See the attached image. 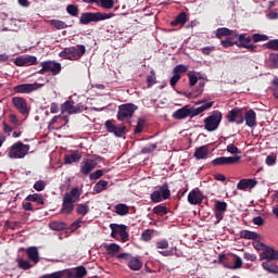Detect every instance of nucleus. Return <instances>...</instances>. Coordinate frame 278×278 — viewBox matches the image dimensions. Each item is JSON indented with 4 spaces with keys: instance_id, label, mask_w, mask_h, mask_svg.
I'll return each mask as SVG.
<instances>
[{
    "instance_id": "62",
    "label": "nucleus",
    "mask_w": 278,
    "mask_h": 278,
    "mask_svg": "<svg viewBox=\"0 0 278 278\" xmlns=\"http://www.w3.org/2000/svg\"><path fill=\"white\" fill-rule=\"evenodd\" d=\"M253 247L256 251H264V249L266 248V245L260 241H254Z\"/></svg>"
},
{
    "instance_id": "40",
    "label": "nucleus",
    "mask_w": 278,
    "mask_h": 278,
    "mask_svg": "<svg viewBox=\"0 0 278 278\" xmlns=\"http://www.w3.org/2000/svg\"><path fill=\"white\" fill-rule=\"evenodd\" d=\"M76 212L77 214H80V216H86V214L90 212V207L88 206V204H78L76 207Z\"/></svg>"
},
{
    "instance_id": "43",
    "label": "nucleus",
    "mask_w": 278,
    "mask_h": 278,
    "mask_svg": "<svg viewBox=\"0 0 278 278\" xmlns=\"http://www.w3.org/2000/svg\"><path fill=\"white\" fill-rule=\"evenodd\" d=\"M38 63V59L34 55L24 56V64L26 66H34Z\"/></svg>"
},
{
    "instance_id": "8",
    "label": "nucleus",
    "mask_w": 278,
    "mask_h": 278,
    "mask_svg": "<svg viewBox=\"0 0 278 278\" xmlns=\"http://www.w3.org/2000/svg\"><path fill=\"white\" fill-rule=\"evenodd\" d=\"M42 88V84L33 83V84H21L13 87L14 92L17 94H31V92H36V90H40Z\"/></svg>"
},
{
    "instance_id": "45",
    "label": "nucleus",
    "mask_w": 278,
    "mask_h": 278,
    "mask_svg": "<svg viewBox=\"0 0 278 278\" xmlns=\"http://www.w3.org/2000/svg\"><path fill=\"white\" fill-rule=\"evenodd\" d=\"M156 149H157V143H152L150 146H147V147L142 148L141 153L143 155H147L149 153H153V151L156 150Z\"/></svg>"
},
{
    "instance_id": "25",
    "label": "nucleus",
    "mask_w": 278,
    "mask_h": 278,
    "mask_svg": "<svg viewBox=\"0 0 278 278\" xmlns=\"http://www.w3.org/2000/svg\"><path fill=\"white\" fill-rule=\"evenodd\" d=\"M116 227H117L116 233H118L121 236L122 242H127V240L129 238V233L127 232V226L117 225Z\"/></svg>"
},
{
    "instance_id": "19",
    "label": "nucleus",
    "mask_w": 278,
    "mask_h": 278,
    "mask_svg": "<svg viewBox=\"0 0 278 278\" xmlns=\"http://www.w3.org/2000/svg\"><path fill=\"white\" fill-rule=\"evenodd\" d=\"M61 112L64 114V112H67V114H77V109L74 101H66L61 106Z\"/></svg>"
},
{
    "instance_id": "16",
    "label": "nucleus",
    "mask_w": 278,
    "mask_h": 278,
    "mask_svg": "<svg viewBox=\"0 0 278 278\" xmlns=\"http://www.w3.org/2000/svg\"><path fill=\"white\" fill-rule=\"evenodd\" d=\"M244 121L248 127H255L257 125V114H255V111L249 110L245 112Z\"/></svg>"
},
{
    "instance_id": "13",
    "label": "nucleus",
    "mask_w": 278,
    "mask_h": 278,
    "mask_svg": "<svg viewBox=\"0 0 278 278\" xmlns=\"http://www.w3.org/2000/svg\"><path fill=\"white\" fill-rule=\"evenodd\" d=\"M188 202L190 205H200V203H203V192L199 189H193L188 194Z\"/></svg>"
},
{
    "instance_id": "23",
    "label": "nucleus",
    "mask_w": 278,
    "mask_h": 278,
    "mask_svg": "<svg viewBox=\"0 0 278 278\" xmlns=\"http://www.w3.org/2000/svg\"><path fill=\"white\" fill-rule=\"evenodd\" d=\"M238 116H242V109H232L227 115L228 123H236V118H238Z\"/></svg>"
},
{
    "instance_id": "31",
    "label": "nucleus",
    "mask_w": 278,
    "mask_h": 278,
    "mask_svg": "<svg viewBox=\"0 0 278 278\" xmlns=\"http://www.w3.org/2000/svg\"><path fill=\"white\" fill-rule=\"evenodd\" d=\"M92 170H94V163H92V162L87 161L80 167V173H83V175H90V173H92Z\"/></svg>"
},
{
    "instance_id": "56",
    "label": "nucleus",
    "mask_w": 278,
    "mask_h": 278,
    "mask_svg": "<svg viewBox=\"0 0 278 278\" xmlns=\"http://www.w3.org/2000/svg\"><path fill=\"white\" fill-rule=\"evenodd\" d=\"M267 49H271L273 51H278V39H271L267 42Z\"/></svg>"
},
{
    "instance_id": "51",
    "label": "nucleus",
    "mask_w": 278,
    "mask_h": 278,
    "mask_svg": "<svg viewBox=\"0 0 278 278\" xmlns=\"http://www.w3.org/2000/svg\"><path fill=\"white\" fill-rule=\"evenodd\" d=\"M46 187L47 182H45V180H38L34 184V188L37 190V192H42Z\"/></svg>"
},
{
    "instance_id": "2",
    "label": "nucleus",
    "mask_w": 278,
    "mask_h": 278,
    "mask_svg": "<svg viewBox=\"0 0 278 278\" xmlns=\"http://www.w3.org/2000/svg\"><path fill=\"white\" fill-rule=\"evenodd\" d=\"M114 13H101V12H86L80 15V25H90V23H99L100 21H108L114 18Z\"/></svg>"
},
{
    "instance_id": "20",
    "label": "nucleus",
    "mask_w": 278,
    "mask_h": 278,
    "mask_svg": "<svg viewBox=\"0 0 278 278\" xmlns=\"http://www.w3.org/2000/svg\"><path fill=\"white\" fill-rule=\"evenodd\" d=\"M216 38H223V36H231L235 38V36H238V31L231 30L227 27L217 28L215 33Z\"/></svg>"
},
{
    "instance_id": "28",
    "label": "nucleus",
    "mask_w": 278,
    "mask_h": 278,
    "mask_svg": "<svg viewBox=\"0 0 278 278\" xmlns=\"http://www.w3.org/2000/svg\"><path fill=\"white\" fill-rule=\"evenodd\" d=\"M108 184L106 180H99L93 187V192H96V194H101L103 190L108 189Z\"/></svg>"
},
{
    "instance_id": "14",
    "label": "nucleus",
    "mask_w": 278,
    "mask_h": 278,
    "mask_svg": "<svg viewBox=\"0 0 278 278\" xmlns=\"http://www.w3.org/2000/svg\"><path fill=\"white\" fill-rule=\"evenodd\" d=\"M261 260H266L267 262H273L275 260H278V251L270 248L266 247L264 251L260 255Z\"/></svg>"
},
{
    "instance_id": "21",
    "label": "nucleus",
    "mask_w": 278,
    "mask_h": 278,
    "mask_svg": "<svg viewBox=\"0 0 278 278\" xmlns=\"http://www.w3.org/2000/svg\"><path fill=\"white\" fill-rule=\"evenodd\" d=\"M207 146H202L195 149L193 157H195V160H205V157H207Z\"/></svg>"
},
{
    "instance_id": "59",
    "label": "nucleus",
    "mask_w": 278,
    "mask_h": 278,
    "mask_svg": "<svg viewBox=\"0 0 278 278\" xmlns=\"http://www.w3.org/2000/svg\"><path fill=\"white\" fill-rule=\"evenodd\" d=\"M105 128L110 134H114L115 129H116V125H114L112 123V121H106L105 122Z\"/></svg>"
},
{
    "instance_id": "42",
    "label": "nucleus",
    "mask_w": 278,
    "mask_h": 278,
    "mask_svg": "<svg viewBox=\"0 0 278 278\" xmlns=\"http://www.w3.org/2000/svg\"><path fill=\"white\" fill-rule=\"evenodd\" d=\"M161 192V197H163V199H168L170 197V189H168V185H162L160 187V191Z\"/></svg>"
},
{
    "instance_id": "48",
    "label": "nucleus",
    "mask_w": 278,
    "mask_h": 278,
    "mask_svg": "<svg viewBox=\"0 0 278 278\" xmlns=\"http://www.w3.org/2000/svg\"><path fill=\"white\" fill-rule=\"evenodd\" d=\"M144 118H139L137 126L135 127V134H142V129L144 128Z\"/></svg>"
},
{
    "instance_id": "61",
    "label": "nucleus",
    "mask_w": 278,
    "mask_h": 278,
    "mask_svg": "<svg viewBox=\"0 0 278 278\" xmlns=\"http://www.w3.org/2000/svg\"><path fill=\"white\" fill-rule=\"evenodd\" d=\"M156 248L168 249V240L164 239V240L156 242Z\"/></svg>"
},
{
    "instance_id": "3",
    "label": "nucleus",
    "mask_w": 278,
    "mask_h": 278,
    "mask_svg": "<svg viewBox=\"0 0 278 278\" xmlns=\"http://www.w3.org/2000/svg\"><path fill=\"white\" fill-rule=\"evenodd\" d=\"M29 144L18 141L11 147L8 156L11 160H23L29 153Z\"/></svg>"
},
{
    "instance_id": "44",
    "label": "nucleus",
    "mask_w": 278,
    "mask_h": 278,
    "mask_svg": "<svg viewBox=\"0 0 278 278\" xmlns=\"http://www.w3.org/2000/svg\"><path fill=\"white\" fill-rule=\"evenodd\" d=\"M99 3L104 10H112L114 8V0H99Z\"/></svg>"
},
{
    "instance_id": "53",
    "label": "nucleus",
    "mask_w": 278,
    "mask_h": 278,
    "mask_svg": "<svg viewBox=\"0 0 278 278\" xmlns=\"http://www.w3.org/2000/svg\"><path fill=\"white\" fill-rule=\"evenodd\" d=\"M154 214L162 215L168 214V210L164 205H157L153 208Z\"/></svg>"
},
{
    "instance_id": "12",
    "label": "nucleus",
    "mask_w": 278,
    "mask_h": 278,
    "mask_svg": "<svg viewBox=\"0 0 278 278\" xmlns=\"http://www.w3.org/2000/svg\"><path fill=\"white\" fill-rule=\"evenodd\" d=\"M235 38H238L239 40L238 47H243V49H248L252 53L257 51V46L251 45V37H247L245 35H238L235 36Z\"/></svg>"
},
{
    "instance_id": "46",
    "label": "nucleus",
    "mask_w": 278,
    "mask_h": 278,
    "mask_svg": "<svg viewBox=\"0 0 278 278\" xmlns=\"http://www.w3.org/2000/svg\"><path fill=\"white\" fill-rule=\"evenodd\" d=\"M188 72V66L184 64L176 65L173 70V73L176 75H181V73H187Z\"/></svg>"
},
{
    "instance_id": "35",
    "label": "nucleus",
    "mask_w": 278,
    "mask_h": 278,
    "mask_svg": "<svg viewBox=\"0 0 278 278\" xmlns=\"http://www.w3.org/2000/svg\"><path fill=\"white\" fill-rule=\"evenodd\" d=\"M128 266L130 270H140V268H142V263L135 257L128 262Z\"/></svg>"
},
{
    "instance_id": "15",
    "label": "nucleus",
    "mask_w": 278,
    "mask_h": 278,
    "mask_svg": "<svg viewBox=\"0 0 278 278\" xmlns=\"http://www.w3.org/2000/svg\"><path fill=\"white\" fill-rule=\"evenodd\" d=\"M257 186V180L253 178H248V179H241L237 184V190H247V188H250V190H253Z\"/></svg>"
},
{
    "instance_id": "38",
    "label": "nucleus",
    "mask_w": 278,
    "mask_h": 278,
    "mask_svg": "<svg viewBox=\"0 0 278 278\" xmlns=\"http://www.w3.org/2000/svg\"><path fill=\"white\" fill-rule=\"evenodd\" d=\"M79 160H81L79 153L74 152L71 155L65 156V164H73L74 162H79Z\"/></svg>"
},
{
    "instance_id": "4",
    "label": "nucleus",
    "mask_w": 278,
    "mask_h": 278,
    "mask_svg": "<svg viewBox=\"0 0 278 278\" xmlns=\"http://www.w3.org/2000/svg\"><path fill=\"white\" fill-rule=\"evenodd\" d=\"M223 121V113L220 111H213L211 115L204 118V129L206 131H216Z\"/></svg>"
},
{
    "instance_id": "34",
    "label": "nucleus",
    "mask_w": 278,
    "mask_h": 278,
    "mask_svg": "<svg viewBox=\"0 0 278 278\" xmlns=\"http://www.w3.org/2000/svg\"><path fill=\"white\" fill-rule=\"evenodd\" d=\"M232 262L235 263L233 266L224 265L225 268H228L229 270H238V268H242V258L240 256H233Z\"/></svg>"
},
{
    "instance_id": "22",
    "label": "nucleus",
    "mask_w": 278,
    "mask_h": 278,
    "mask_svg": "<svg viewBox=\"0 0 278 278\" xmlns=\"http://www.w3.org/2000/svg\"><path fill=\"white\" fill-rule=\"evenodd\" d=\"M212 105H214V102H207L197 109L191 110V118H193V116H199V114H203V112L210 110Z\"/></svg>"
},
{
    "instance_id": "47",
    "label": "nucleus",
    "mask_w": 278,
    "mask_h": 278,
    "mask_svg": "<svg viewBox=\"0 0 278 278\" xmlns=\"http://www.w3.org/2000/svg\"><path fill=\"white\" fill-rule=\"evenodd\" d=\"M150 73L151 75L147 77L148 88H151V86H154V84L157 83L155 77V71L152 70Z\"/></svg>"
},
{
    "instance_id": "64",
    "label": "nucleus",
    "mask_w": 278,
    "mask_h": 278,
    "mask_svg": "<svg viewBox=\"0 0 278 278\" xmlns=\"http://www.w3.org/2000/svg\"><path fill=\"white\" fill-rule=\"evenodd\" d=\"M270 62H271V65H273L275 68H277V66H278V53L273 54V55L270 56Z\"/></svg>"
},
{
    "instance_id": "18",
    "label": "nucleus",
    "mask_w": 278,
    "mask_h": 278,
    "mask_svg": "<svg viewBox=\"0 0 278 278\" xmlns=\"http://www.w3.org/2000/svg\"><path fill=\"white\" fill-rule=\"evenodd\" d=\"M26 253L30 262H34V264H38V262H40V254L38 253V248L30 247L26 249Z\"/></svg>"
},
{
    "instance_id": "60",
    "label": "nucleus",
    "mask_w": 278,
    "mask_h": 278,
    "mask_svg": "<svg viewBox=\"0 0 278 278\" xmlns=\"http://www.w3.org/2000/svg\"><path fill=\"white\" fill-rule=\"evenodd\" d=\"M81 223H84V219H81V218H79V219H77L76 222H74V223L71 225L72 231H76V229H79V227H81Z\"/></svg>"
},
{
    "instance_id": "5",
    "label": "nucleus",
    "mask_w": 278,
    "mask_h": 278,
    "mask_svg": "<svg viewBox=\"0 0 278 278\" xmlns=\"http://www.w3.org/2000/svg\"><path fill=\"white\" fill-rule=\"evenodd\" d=\"M84 53H86V46L78 45V49L75 47L65 48L60 52V58L63 60H79Z\"/></svg>"
},
{
    "instance_id": "36",
    "label": "nucleus",
    "mask_w": 278,
    "mask_h": 278,
    "mask_svg": "<svg viewBox=\"0 0 278 278\" xmlns=\"http://www.w3.org/2000/svg\"><path fill=\"white\" fill-rule=\"evenodd\" d=\"M241 237H243L244 240H257V238H260V235L251 230H244L243 232H241Z\"/></svg>"
},
{
    "instance_id": "30",
    "label": "nucleus",
    "mask_w": 278,
    "mask_h": 278,
    "mask_svg": "<svg viewBox=\"0 0 278 278\" xmlns=\"http://www.w3.org/2000/svg\"><path fill=\"white\" fill-rule=\"evenodd\" d=\"M262 267L264 270H267V273H273L274 275H277L278 267L277 265L273 264L270 261H266L262 264Z\"/></svg>"
},
{
    "instance_id": "50",
    "label": "nucleus",
    "mask_w": 278,
    "mask_h": 278,
    "mask_svg": "<svg viewBox=\"0 0 278 278\" xmlns=\"http://www.w3.org/2000/svg\"><path fill=\"white\" fill-rule=\"evenodd\" d=\"M101 177H103V170L101 169H98L89 175V179H91V181H97V179H101Z\"/></svg>"
},
{
    "instance_id": "49",
    "label": "nucleus",
    "mask_w": 278,
    "mask_h": 278,
    "mask_svg": "<svg viewBox=\"0 0 278 278\" xmlns=\"http://www.w3.org/2000/svg\"><path fill=\"white\" fill-rule=\"evenodd\" d=\"M18 267L22 268L23 270H29L31 268V264L29 261H25L23 258L18 260Z\"/></svg>"
},
{
    "instance_id": "33",
    "label": "nucleus",
    "mask_w": 278,
    "mask_h": 278,
    "mask_svg": "<svg viewBox=\"0 0 278 278\" xmlns=\"http://www.w3.org/2000/svg\"><path fill=\"white\" fill-rule=\"evenodd\" d=\"M87 273L88 271L86 270V267L78 266L72 273V277H74V278H83V277H86Z\"/></svg>"
},
{
    "instance_id": "17",
    "label": "nucleus",
    "mask_w": 278,
    "mask_h": 278,
    "mask_svg": "<svg viewBox=\"0 0 278 278\" xmlns=\"http://www.w3.org/2000/svg\"><path fill=\"white\" fill-rule=\"evenodd\" d=\"M188 116H191V110L188 106L178 109L173 113V118H176V121H182V118H188Z\"/></svg>"
},
{
    "instance_id": "37",
    "label": "nucleus",
    "mask_w": 278,
    "mask_h": 278,
    "mask_svg": "<svg viewBox=\"0 0 278 278\" xmlns=\"http://www.w3.org/2000/svg\"><path fill=\"white\" fill-rule=\"evenodd\" d=\"M150 199L152 203H162V201H166L160 191H153Z\"/></svg>"
},
{
    "instance_id": "41",
    "label": "nucleus",
    "mask_w": 278,
    "mask_h": 278,
    "mask_svg": "<svg viewBox=\"0 0 278 278\" xmlns=\"http://www.w3.org/2000/svg\"><path fill=\"white\" fill-rule=\"evenodd\" d=\"M66 12L71 16H79V8H77V5L75 4H68L66 8Z\"/></svg>"
},
{
    "instance_id": "11",
    "label": "nucleus",
    "mask_w": 278,
    "mask_h": 278,
    "mask_svg": "<svg viewBox=\"0 0 278 278\" xmlns=\"http://www.w3.org/2000/svg\"><path fill=\"white\" fill-rule=\"evenodd\" d=\"M225 212H227V202L225 201H215V225H218L223 218H225Z\"/></svg>"
},
{
    "instance_id": "1",
    "label": "nucleus",
    "mask_w": 278,
    "mask_h": 278,
    "mask_svg": "<svg viewBox=\"0 0 278 278\" xmlns=\"http://www.w3.org/2000/svg\"><path fill=\"white\" fill-rule=\"evenodd\" d=\"M81 199V191L79 188H73L70 192H66L63 197V203L61 207V214H72L75 210V203H78Z\"/></svg>"
},
{
    "instance_id": "10",
    "label": "nucleus",
    "mask_w": 278,
    "mask_h": 278,
    "mask_svg": "<svg viewBox=\"0 0 278 278\" xmlns=\"http://www.w3.org/2000/svg\"><path fill=\"white\" fill-rule=\"evenodd\" d=\"M12 103L20 114H23L24 116L29 114V108H27V100H25V98L13 97Z\"/></svg>"
},
{
    "instance_id": "57",
    "label": "nucleus",
    "mask_w": 278,
    "mask_h": 278,
    "mask_svg": "<svg viewBox=\"0 0 278 278\" xmlns=\"http://www.w3.org/2000/svg\"><path fill=\"white\" fill-rule=\"evenodd\" d=\"M114 136H117V138H121L123 134H125V126H115V130H113Z\"/></svg>"
},
{
    "instance_id": "29",
    "label": "nucleus",
    "mask_w": 278,
    "mask_h": 278,
    "mask_svg": "<svg viewBox=\"0 0 278 278\" xmlns=\"http://www.w3.org/2000/svg\"><path fill=\"white\" fill-rule=\"evenodd\" d=\"M26 201H33V203H38L39 205H45V199L39 193H33L26 197Z\"/></svg>"
},
{
    "instance_id": "6",
    "label": "nucleus",
    "mask_w": 278,
    "mask_h": 278,
    "mask_svg": "<svg viewBox=\"0 0 278 278\" xmlns=\"http://www.w3.org/2000/svg\"><path fill=\"white\" fill-rule=\"evenodd\" d=\"M41 68L38 71L39 75L45 73H52V75H59L62 71V65L55 61H43L40 63Z\"/></svg>"
},
{
    "instance_id": "55",
    "label": "nucleus",
    "mask_w": 278,
    "mask_h": 278,
    "mask_svg": "<svg viewBox=\"0 0 278 278\" xmlns=\"http://www.w3.org/2000/svg\"><path fill=\"white\" fill-rule=\"evenodd\" d=\"M62 277H64V271H55L52 274H47L41 276L40 278H62Z\"/></svg>"
},
{
    "instance_id": "39",
    "label": "nucleus",
    "mask_w": 278,
    "mask_h": 278,
    "mask_svg": "<svg viewBox=\"0 0 278 278\" xmlns=\"http://www.w3.org/2000/svg\"><path fill=\"white\" fill-rule=\"evenodd\" d=\"M50 229L53 231H62L63 229H66V224L62 222H53L50 224Z\"/></svg>"
},
{
    "instance_id": "58",
    "label": "nucleus",
    "mask_w": 278,
    "mask_h": 278,
    "mask_svg": "<svg viewBox=\"0 0 278 278\" xmlns=\"http://www.w3.org/2000/svg\"><path fill=\"white\" fill-rule=\"evenodd\" d=\"M180 79H181V74H174V76L169 80L172 88H175V86H177V81H179Z\"/></svg>"
},
{
    "instance_id": "63",
    "label": "nucleus",
    "mask_w": 278,
    "mask_h": 278,
    "mask_svg": "<svg viewBox=\"0 0 278 278\" xmlns=\"http://www.w3.org/2000/svg\"><path fill=\"white\" fill-rule=\"evenodd\" d=\"M15 66H26L25 65V58L24 56H18L14 60Z\"/></svg>"
},
{
    "instance_id": "7",
    "label": "nucleus",
    "mask_w": 278,
    "mask_h": 278,
    "mask_svg": "<svg viewBox=\"0 0 278 278\" xmlns=\"http://www.w3.org/2000/svg\"><path fill=\"white\" fill-rule=\"evenodd\" d=\"M138 110V106L132 103L121 104L117 112V121H125V118H131L134 113Z\"/></svg>"
},
{
    "instance_id": "26",
    "label": "nucleus",
    "mask_w": 278,
    "mask_h": 278,
    "mask_svg": "<svg viewBox=\"0 0 278 278\" xmlns=\"http://www.w3.org/2000/svg\"><path fill=\"white\" fill-rule=\"evenodd\" d=\"M187 18H188V15H186V13L182 12V13L178 14L173 22H170V26L177 27V25H184L186 23Z\"/></svg>"
},
{
    "instance_id": "52",
    "label": "nucleus",
    "mask_w": 278,
    "mask_h": 278,
    "mask_svg": "<svg viewBox=\"0 0 278 278\" xmlns=\"http://www.w3.org/2000/svg\"><path fill=\"white\" fill-rule=\"evenodd\" d=\"M9 121L11 125H14V127L21 126V122L18 121V117L14 113H11L9 115Z\"/></svg>"
},
{
    "instance_id": "54",
    "label": "nucleus",
    "mask_w": 278,
    "mask_h": 278,
    "mask_svg": "<svg viewBox=\"0 0 278 278\" xmlns=\"http://www.w3.org/2000/svg\"><path fill=\"white\" fill-rule=\"evenodd\" d=\"M252 40H254V42H264L268 40V37L266 35L254 34Z\"/></svg>"
},
{
    "instance_id": "24",
    "label": "nucleus",
    "mask_w": 278,
    "mask_h": 278,
    "mask_svg": "<svg viewBox=\"0 0 278 278\" xmlns=\"http://www.w3.org/2000/svg\"><path fill=\"white\" fill-rule=\"evenodd\" d=\"M103 248L105 249L108 255H116V253H118V251H121V245L116 244V243H104Z\"/></svg>"
},
{
    "instance_id": "32",
    "label": "nucleus",
    "mask_w": 278,
    "mask_h": 278,
    "mask_svg": "<svg viewBox=\"0 0 278 278\" xmlns=\"http://www.w3.org/2000/svg\"><path fill=\"white\" fill-rule=\"evenodd\" d=\"M49 23L55 29H66V27H71V25H67L65 22L61 20H50Z\"/></svg>"
},
{
    "instance_id": "9",
    "label": "nucleus",
    "mask_w": 278,
    "mask_h": 278,
    "mask_svg": "<svg viewBox=\"0 0 278 278\" xmlns=\"http://www.w3.org/2000/svg\"><path fill=\"white\" fill-rule=\"evenodd\" d=\"M240 162V156H219L217 159H214L211 164L213 166H225V165H231V164H238Z\"/></svg>"
},
{
    "instance_id": "27",
    "label": "nucleus",
    "mask_w": 278,
    "mask_h": 278,
    "mask_svg": "<svg viewBox=\"0 0 278 278\" xmlns=\"http://www.w3.org/2000/svg\"><path fill=\"white\" fill-rule=\"evenodd\" d=\"M115 212L118 216H127L129 214V207L127 204L119 203L115 205Z\"/></svg>"
}]
</instances>
